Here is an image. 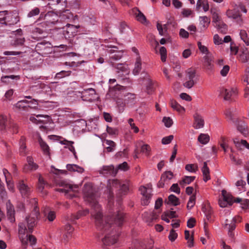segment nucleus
Instances as JSON below:
<instances>
[{
    "mask_svg": "<svg viewBox=\"0 0 249 249\" xmlns=\"http://www.w3.org/2000/svg\"><path fill=\"white\" fill-rule=\"evenodd\" d=\"M240 36L241 39L247 45H249V38L248 37L247 33L245 30H241L240 32Z\"/></svg>",
    "mask_w": 249,
    "mask_h": 249,
    "instance_id": "nucleus-40",
    "label": "nucleus"
},
{
    "mask_svg": "<svg viewBox=\"0 0 249 249\" xmlns=\"http://www.w3.org/2000/svg\"><path fill=\"white\" fill-rule=\"evenodd\" d=\"M7 215L11 222L15 220V211L14 207L10 203L9 205H7Z\"/></svg>",
    "mask_w": 249,
    "mask_h": 249,
    "instance_id": "nucleus-29",
    "label": "nucleus"
},
{
    "mask_svg": "<svg viewBox=\"0 0 249 249\" xmlns=\"http://www.w3.org/2000/svg\"><path fill=\"white\" fill-rule=\"evenodd\" d=\"M107 131L109 134L111 135H116L118 133V130L116 128H112L108 126L107 127Z\"/></svg>",
    "mask_w": 249,
    "mask_h": 249,
    "instance_id": "nucleus-61",
    "label": "nucleus"
},
{
    "mask_svg": "<svg viewBox=\"0 0 249 249\" xmlns=\"http://www.w3.org/2000/svg\"><path fill=\"white\" fill-rule=\"evenodd\" d=\"M214 26L217 28L218 31L222 34H226L227 31V26L226 24L221 22H217Z\"/></svg>",
    "mask_w": 249,
    "mask_h": 249,
    "instance_id": "nucleus-36",
    "label": "nucleus"
},
{
    "mask_svg": "<svg viewBox=\"0 0 249 249\" xmlns=\"http://www.w3.org/2000/svg\"><path fill=\"white\" fill-rule=\"evenodd\" d=\"M228 219L226 220V225L229 226V231H228V235L231 238H233L234 237V233L233 232V231L234 230V229L236 228L235 223L234 222H233L232 220L231 221V222L230 224L227 223L228 222Z\"/></svg>",
    "mask_w": 249,
    "mask_h": 249,
    "instance_id": "nucleus-31",
    "label": "nucleus"
},
{
    "mask_svg": "<svg viewBox=\"0 0 249 249\" xmlns=\"http://www.w3.org/2000/svg\"><path fill=\"white\" fill-rule=\"evenodd\" d=\"M67 169L70 171L77 172L81 173L84 171V169L76 164H67Z\"/></svg>",
    "mask_w": 249,
    "mask_h": 249,
    "instance_id": "nucleus-34",
    "label": "nucleus"
},
{
    "mask_svg": "<svg viewBox=\"0 0 249 249\" xmlns=\"http://www.w3.org/2000/svg\"><path fill=\"white\" fill-rule=\"evenodd\" d=\"M40 218V213L37 206H35L30 215L26 217L27 227L29 233H32Z\"/></svg>",
    "mask_w": 249,
    "mask_h": 249,
    "instance_id": "nucleus-3",
    "label": "nucleus"
},
{
    "mask_svg": "<svg viewBox=\"0 0 249 249\" xmlns=\"http://www.w3.org/2000/svg\"><path fill=\"white\" fill-rule=\"evenodd\" d=\"M27 227L26 226V225L24 223H20L18 225V232L19 234H20V238L23 244L24 243V239L23 238V237L21 236V235L25 234V233L27 231Z\"/></svg>",
    "mask_w": 249,
    "mask_h": 249,
    "instance_id": "nucleus-39",
    "label": "nucleus"
},
{
    "mask_svg": "<svg viewBox=\"0 0 249 249\" xmlns=\"http://www.w3.org/2000/svg\"><path fill=\"white\" fill-rule=\"evenodd\" d=\"M48 220L52 222L54 220L56 217L55 213L53 211H50L47 214H46Z\"/></svg>",
    "mask_w": 249,
    "mask_h": 249,
    "instance_id": "nucleus-58",
    "label": "nucleus"
},
{
    "mask_svg": "<svg viewBox=\"0 0 249 249\" xmlns=\"http://www.w3.org/2000/svg\"><path fill=\"white\" fill-rule=\"evenodd\" d=\"M18 187L23 197H28L31 192V189L23 180H20L18 183Z\"/></svg>",
    "mask_w": 249,
    "mask_h": 249,
    "instance_id": "nucleus-13",
    "label": "nucleus"
},
{
    "mask_svg": "<svg viewBox=\"0 0 249 249\" xmlns=\"http://www.w3.org/2000/svg\"><path fill=\"white\" fill-rule=\"evenodd\" d=\"M212 13L213 20V21L214 22V25H215L217 22H221L220 17L219 16L218 14L215 12H212Z\"/></svg>",
    "mask_w": 249,
    "mask_h": 249,
    "instance_id": "nucleus-63",
    "label": "nucleus"
},
{
    "mask_svg": "<svg viewBox=\"0 0 249 249\" xmlns=\"http://www.w3.org/2000/svg\"><path fill=\"white\" fill-rule=\"evenodd\" d=\"M150 150L151 148L150 146L147 144L143 145L141 147V152L144 153L147 156L150 155Z\"/></svg>",
    "mask_w": 249,
    "mask_h": 249,
    "instance_id": "nucleus-55",
    "label": "nucleus"
},
{
    "mask_svg": "<svg viewBox=\"0 0 249 249\" xmlns=\"http://www.w3.org/2000/svg\"><path fill=\"white\" fill-rule=\"evenodd\" d=\"M59 185L62 187V188H58L56 191L61 193H64L67 197L72 198L75 196V193L78 188L77 185H72L68 183L65 181H60L59 182Z\"/></svg>",
    "mask_w": 249,
    "mask_h": 249,
    "instance_id": "nucleus-6",
    "label": "nucleus"
},
{
    "mask_svg": "<svg viewBox=\"0 0 249 249\" xmlns=\"http://www.w3.org/2000/svg\"><path fill=\"white\" fill-rule=\"evenodd\" d=\"M178 237V234L173 229L171 230L168 236L169 240L173 242Z\"/></svg>",
    "mask_w": 249,
    "mask_h": 249,
    "instance_id": "nucleus-59",
    "label": "nucleus"
},
{
    "mask_svg": "<svg viewBox=\"0 0 249 249\" xmlns=\"http://www.w3.org/2000/svg\"><path fill=\"white\" fill-rule=\"evenodd\" d=\"M110 49H107V52L111 54V55L110 56V58L114 60H117L121 58L123 56V52L122 51H118L117 49H118L116 46H112L109 47Z\"/></svg>",
    "mask_w": 249,
    "mask_h": 249,
    "instance_id": "nucleus-18",
    "label": "nucleus"
},
{
    "mask_svg": "<svg viewBox=\"0 0 249 249\" xmlns=\"http://www.w3.org/2000/svg\"><path fill=\"white\" fill-rule=\"evenodd\" d=\"M237 130L243 135H245L248 134L247 126L244 122H238V124H237Z\"/></svg>",
    "mask_w": 249,
    "mask_h": 249,
    "instance_id": "nucleus-35",
    "label": "nucleus"
},
{
    "mask_svg": "<svg viewBox=\"0 0 249 249\" xmlns=\"http://www.w3.org/2000/svg\"><path fill=\"white\" fill-rule=\"evenodd\" d=\"M198 141L203 144H206L210 141V137L208 134H200L198 137Z\"/></svg>",
    "mask_w": 249,
    "mask_h": 249,
    "instance_id": "nucleus-38",
    "label": "nucleus"
},
{
    "mask_svg": "<svg viewBox=\"0 0 249 249\" xmlns=\"http://www.w3.org/2000/svg\"><path fill=\"white\" fill-rule=\"evenodd\" d=\"M132 12L135 16L136 19L138 21L140 22L143 24H146L148 22L145 16L141 11L139 10V9L135 7L132 9Z\"/></svg>",
    "mask_w": 249,
    "mask_h": 249,
    "instance_id": "nucleus-20",
    "label": "nucleus"
},
{
    "mask_svg": "<svg viewBox=\"0 0 249 249\" xmlns=\"http://www.w3.org/2000/svg\"><path fill=\"white\" fill-rule=\"evenodd\" d=\"M89 213V211L88 209H86L84 211H79L77 214L75 215H73V219H78L82 216L86 215L88 214Z\"/></svg>",
    "mask_w": 249,
    "mask_h": 249,
    "instance_id": "nucleus-48",
    "label": "nucleus"
},
{
    "mask_svg": "<svg viewBox=\"0 0 249 249\" xmlns=\"http://www.w3.org/2000/svg\"><path fill=\"white\" fill-rule=\"evenodd\" d=\"M59 22H68L74 19V17L69 10H65L63 11H59Z\"/></svg>",
    "mask_w": 249,
    "mask_h": 249,
    "instance_id": "nucleus-12",
    "label": "nucleus"
},
{
    "mask_svg": "<svg viewBox=\"0 0 249 249\" xmlns=\"http://www.w3.org/2000/svg\"><path fill=\"white\" fill-rule=\"evenodd\" d=\"M40 12V11L39 8L34 7L28 13L27 17L28 18L34 17L35 16L38 15Z\"/></svg>",
    "mask_w": 249,
    "mask_h": 249,
    "instance_id": "nucleus-44",
    "label": "nucleus"
},
{
    "mask_svg": "<svg viewBox=\"0 0 249 249\" xmlns=\"http://www.w3.org/2000/svg\"><path fill=\"white\" fill-rule=\"evenodd\" d=\"M162 122L167 127H170L173 124V121L170 117H164Z\"/></svg>",
    "mask_w": 249,
    "mask_h": 249,
    "instance_id": "nucleus-54",
    "label": "nucleus"
},
{
    "mask_svg": "<svg viewBox=\"0 0 249 249\" xmlns=\"http://www.w3.org/2000/svg\"><path fill=\"white\" fill-rule=\"evenodd\" d=\"M27 163L24 165L23 168L24 172L27 173L30 171H35L38 168V166L34 162L33 158L31 157L28 156L27 157Z\"/></svg>",
    "mask_w": 249,
    "mask_h": 249,
    "instance_id": "nucleus-17",
    "label": "nucleus"
},
{
    "mask_svg": "<svg viewBox=\"0 0 249 249\" xmlns=\"http://www.w3.org/2000/svg\"><path fill=\"white\" fill-rule=\"evenodd\" d=\"M171 107L179 112L184 111V108L178 104L175 100H171L170 101Z\"/></svg>",
    "mask_w": 249,
    "mask_h": 249,
    "instance_id": "nucleus-37",
    "label": "nucleus"
},
{
    "mask_svg": "<svg viewBox=\"0 0 249 249\" xmlns=\"http://www.w3.org/2000/svg\"><path fill=\"white\" fill-rule=\"evenodd\" d=\"M200 24L204 27H207L210 22V19L206 16L201 17H200Z\"/></svg>",
    "mask_w": 249,
    "mask_h": 249,
    "instance_id": "nucleus-52",
    "label": "nucleus"
},
{
    "mask_svg": "<svg viewBox=\"0 0 249 249\" xmlns=\"http://www.w3.org/2000/svg\"><path fill=\"white\" fill-rule=\"evenodd\" d=\"M220 94L224 97L226 100H230L231 97L236 94V90L234 89H228L225 88L220 89Z\"/></svg>",
    "mask_w": 249,
    "mask_h": 249,
    "instance_id": "nucleus-21",
    "label": "nucleus"
},
{
    "mask_svg": "<svg viewBox=\"0 0 249 249\" xmlns=\"http://www.w3.org/2000/svg\"><path fill=\"white\" fill-rule=\"evenodd\" d=\"M201 170L203 176V180L206 182L211 179L210 169L207 166L206 162L203 163V166Z\"/></svg>",
    "mask_w": 249,
    "mask_h": 249,
    "instance_id": "nucleus-24",
    "label": "nucleus"
},
{
    "mask_svg": "<svg viewBox=\"0 0 249 249\" xmlns=\"http://www.w3.org/2000/svg\"><path fill=\"white\" fill-rule=\"evenodd\" d=\"M71 72V71H62L59 72H57L55 74V77L57 79H61L65 76L70 75Z\"/></svg>",
    "mask_w": 249,
    "mask_h": 249,
    "instance_id": "nucleus-49",
    "label": "nucleus"
},
{
    "mask_svg": "<svg viewBox=\"0 0 249 249\" xmlns=\"http://www.w3.org/2000/svg\"><path fill=\"white\" fill-rule=\"evenodd\" d=\"M71 7L74 9H79L80 6V2L78 0H71L70 2Z\"/></svg>",
    "mask_w": 249,
    "mask_h": 249,
    "instance_id": "nucleus-56",
    "label": "nucleus"
},
{
    "mask_svg": "<svg viewBox=\"0 0 249 249\" xmlns=\"http://www.w3.org/2000/svg\"><path fill=\"white\" fill-rule=\"evenodd\" d=\"M230 71V67L228 65H225L220 71V74L222 76H226Z\"/></svg>",
    "mask_w": 249,
    "mask_h": 249,
    "instance_id": "nucleus-64",
    "label": "nucleus"
},
{
    "mask_svg": "<svg viewBox=\"0 0 249 249\" xmlns=\"http://www.w3.org/2000/svg\"><path fill=\"white\" fill-rule=\"evenodd\" d=\"M15 107L19 110L28 111L30 107L29 101L26 100L19 101L15 105Z\"/></svg>",
    "mask_w": 249,
    "mask_h": 249,
    "instance_id": "nucleus-23",
    "label": "nucleus"
},
{
    "mask_svg": "<svg viewBox=\"0 0 249 249\" xmlns=\"http://www.w3.org/2000/svg\"><path fill=\"white\" fill-rule=\"evenodd\" d=\"M230 158L231 161L236 165H241L242 164V160L241 159H236L233 154H230Z\"/></svg>",
    "mask_w": 249,
    "mask_h": 249,
    "instance_id": "nucleus-62",
    "label": "nucleus"
},
{
    "mask_svg": "<svg viewBox=\"0 0 249 249\" xmlns=\"http://www.w3.org/2000/svg\"><path fill=\"white\" fill-rule=\"evenodd\" d=\"M67 26H68L67 27L64 31V35L66 38H71L75 35L77 32L78 27L69 23L67 24Z\"/></svg>",
    "mask_w": 249,
    "mask_h": 249,
    "instance_id": "nucleus-19",
    "label": "nucleus"
},
{
    "mask_svg": "<svg viewBox=\"0 0 249 249\" xmlns=\"http://www.w3.org/2000/svg\"><path fill=\"white\" fill-rule=\"evenodd\" d=\"M225 115L228 119L231 121L233 123H236L235 119L233 117L234 114H233V111L231 108L226 109Z\"/></svg>",
    "mask_w": 249,
    "mask_h": 249,
    "instance_id": "nucleus-43",
    "label": "nucleus"
},
{
    "mask_svg": "<svg viewBox=\"0 0 249 249\" xmlns=\"http://www.w3.org/2000/svg\"><path fill=\"white\" fill-rule=\"evenodd\" d=\"M38 142L39 143L40 147L44 152V154L46 155H49L50 149L48 144L45 142H44L41 138L38 139Z\"/></svg>",
    "mask_w": 249,
    "mask_h": 249,
    "instance_id": "nucleus-32",
    "label": "nucleus"
},
{
    "mask_svg": "<svg viewBox=\"0 0 249 249\" xmlns=\"http://www.w3.org/2000/svg\"><path fill=\"white\" fill-rule=\"evenodd\" d=\"M169 202L174 206H177L179 204V199L174 195H170L168 196Z\"/></svg>",
    "mask_w": 249,
    "mask_h": 249,
    "instance_id": "nucleus-42",
    "label": "nucleus"
},
{
    "mask_svg": "<svg viewBox=\"0 0 249 249\" xmlns=\"http://www.w3.org/2000/svg\"><path fill=\"white\" fill-rule=\"evenodd\" d=\"M222 198L219 199V205L221 207H227L228 205H231L233 203V197L231 195L227 194L224 190L222 192Z\"/></svg>",
    "mask_w": 249,
    "mask_h": 249,
    "instance_id": "nucleus-11",
    "label": "nucleus"
},
{
    "mask_svg": "<svg viewBox=\"0 0 249 249\" xmlns=\"http://www.w3.org/2000/svg\"><path fill=\"white\" fill-rule=\"evenodd\" d=\"M140 191L141 194L143 196L142 203L145 205H148L149 203V199L151 198L152 194V190L150 188H147L144 186H141L140 188Z\"/></svg>",
    "mask_w": 249,
    "mask_h": 249,
    "instance_id": "nucleus-15",
    "label": "nucleus"
},
{
    "mask_svg": "<svg viewBox=\"0 0 249 249\" xmlns=\"http://www.w3.org/2000/svg\"><path fill=\"white\" fill-rule=\"evenodd\" d=\"M197 46L199 48V50L202 53H204L206 55H209L210 52L208 48L206 46L202 45L200 42H197Z\"/></svg>",
    "mask_w": 249,
    "mask_h": 249,
    "instance_id": "nucleus-51",
    "label": "nucleus"
},
{
    "mask_svg": "<svg viewBox=\"0 0 249 249\" xmlns=\"http://www.w3.org/2000/svg\"><path fill=\"white\" fill-rule=\"evenodd\" d=\"M186 80L183 86L188 89H191L196 83V72L195 70L189 69L187 71Z\"/></svg>",
    "mask_w": 249,
    "mask_h": 249,
    "instance_id": "nucleus-9",
    "label": "nucleus"
},
{
    "mask_svg": "<svg viewBox=\"0 0 249 249\" xmlns=\"http://www.w3.org/2000/svg\"><path fill=\"white\" fill-rule=\"evenodd\" d=\"M142 69L141 60L140 57H138L135 64V68L133 71V72L135 75L139 73Z\"/></svg>",
    "mask_w": 249,
    "mask_h": 249,
    "instance_id": "nucleus-33",
    "label": "nucleus"
},
{
    "mask_svg": "<svg viewBox=\"0 0 249 249\" xmlns=\"http://www.w3.org/2000/svg\"><path fill=\"white\" fill-rule=\"evenodd\" d=\"M174 136L173 135H169L162 138L161 142L163 144H167L170 143L173 140Z\"/></svg>",
    "mask_w": 249,
    "mask_h": 249,
    "instance_id": "nucleus-60",
    "label": "nucleus"
},
{
    "mask_svg": "<svg viewBox=\"0 0 249 249\" xmlns=\"http://www.w3.org/2000/svg\"><path fill=\"white\" fill-rule=\"evenodd\" d=\"M19 20V17L16 13L13 14L8 11L6 19H5V22L3 23V24L9 26L13 25L17 23Z\"/></svg>",
    "mask_w": 249,
    "mask_h": 249,
    "instance_id": "nucleus-14",
    "label": "nucleus"
},
{
    "mask_svg": "<svg viewBox=\"0 0 249 249\" xmlns=\"http://www.w3.org/2000/svg\"><path fill=\"white\" fill-rule=\"evenodd\" d=\"M161 60L165 62L166 59V49L164 47H161L160 49Z\"/></svg>",
    "mask_w": 249,
    "mask_h": 249,
    "instance_id": "nucleus-53",
    "label": "nucleus"
},
{
    "mask_svg": "<svg viewBox=\"0 0 249 249\" xmlns=\"http://www.w3.org/2000/svg\"><path fill=\"white\" fill-rule=\"evenodd\" d=\"M65 231H66V233L64 235V240L67 242L71 236V233L73 231V228L71 225L67 224L65 227Z\"/></svg>",
    "mask_w": 249,
    "mask_h": 249,
    "instance_id": "nucleus-27",
    "label": "nucleus"
},
{
    "mask_svg": "<svg viewBox=\"0 0 249 249\" xmlns=\"http://www.w3.org/2000/svg\"><path fill=\"white\" fill-rule=\"evenodd\" d=\"M196 177L194 176H185L183 179L179 182V184L182 187L185 186L187 184H189L193 182Z\"/></svg>",
    "mask_w": 249,
    "mask_h": 249,
    "instance_id": "nucleus-28",
    "label": "nucleus"
},
{
    "mask_svg": "<svg viewBox=\"0 0 249 249\" xmlns=\"http://www.w3.org/2000/svg\"><path fill=\"white\" fill-rule=\"evenodd\" d=\"M226 15L229 18L233 19L238 24L241 25L243 23L241 15L238 10L229 9L226 12Z\"/></svg>",
    "mask_w": 249,
    "mask_h": 249,
    "instance_id": "nucleus-10",
    "label": "nucleus"
},
{
    "mask_svg": "<svg viewBox=\"0 0 249 249\" xmlns=\"http://www.w3.org/2000/svg\"><path fill=\"white\" fill-rule=\"evenodd\" d=\"M112 66L115 67L117 69L123 72H127L126 68L122 63H118L116 65L112 64Z\"/></svg>",
    "mask_w": 249,
    "mask_h": 249,
    "instance_id": "nucleus-57",
    "label": "nucleus"
},
{
    "mask_svg": "<svg viewBox=\"0 0 249 249\" xmlns=\"http://www.w3.org/2000/svg\"><path fill=\"white\" fill-rule=\"evenodd\" d=\"M99 173L105 176L111 175L115 176L117 174V171L114 169L112 165H104L99 171Z\"/></svg>",
    "mask_w": 249,
    "mask_h": 249,
    "instance_id": "nucleus-16",
    "label": "nucleus"
},
{
    "mask_svg": "<svg viewBox=\"0 0 249 249\" xmlns=\"http://www.w3.org/2000/svg\"><path fill=\"white\" fill-rule=\"evenodd\" d=\"M81 94L82 98L84 96H87V95L91 96V98H89L87 100H91L94 99V97H93V96L96 95V91L94 89L92 88H89L88 89H84V90L81 92Z\"/></svg>",
    "mask_w": 249,
    "mask_h": 249,
    "instance_id": "nucleus-26",
    "label": "nucleus"
},
{
    "mask_svg": "<svg viewBox=\"0 0 249 249\" xmlns=\"http://www.w3.org/2000/svg\"><path fill=\"white\" fill-rule=\"evenodd\" d=\"M83 192L86 201L91 207V215L95 219L97 229L105 233L102 239L104 245H110L115 244L120 235V228L125 221L124 213L120 210L113 211L112 201L113 193L109 190V201L108 202V215L103 219L100 205L97 201V193L90 183H86L84 186Z\"/></svg>",
    "mask_w": 249,
    "mask_h": 249,
    "instance_id": "nucleus-1",
    "label": "nucleus"
},
{
    "mask_svg": "<svg viewBox=\"0 0 249 249\" xmlns=\"http://www.w3.org/2000/svg\"><path fill=\"white\" fill-rule=\"evenodd\" d=\"M195 122L193 126L196 129H199L204 126V121L203 118L198 114L196 113L194 116Z\"/></svg>",
    "mask_w": 249,
    "mask_h": 249,
    "instance_id": "nucleus-22",
    "label": "nucleus"
},
{
    "mask_svg": "<svg viewBox=\"0 0 249 249\" xmlns=\"http://www.w3.org/2000/svg\"><path fill=\"white\" fill-rule=\"evenodd\" d=\"M74 143V142L72 141H65L64 144H66L69 146V150L72 152L75 157V158H77V156L76 155V152L75 150V148L72 144Z\"/></svg>",
    "mask_w": 249,
    "mask_h": 249,
    "instance_id": "nucleus-46",
    "label": "nucleus"
},
{
    "mask_svg": "<svg viewBox=\"0 0 249 249\" xmlns=\"http://www.w3.org/2000/svg\"><path fill=\"white\" fill-rule=\"evenodd\" d=\"M35 49L39 54L44 56L52 52L53 45L49 41L43 40L36 45Z\"/></svg>",
    "mask_w": 249,
    "mask_h": 249,
    "instance_id": "nucleus-7",
    "label": "nucleus"
},
{
    "mask_svg": "<svg viewBox=\"0 0 249 249\" xmlns=\"http://www.w3.org/2000/svg\"><path fill=\"white\" fill-rule=\"evenodd\" d=\"M233 142L237 148L241 149L242 146H243L249 149V144L246 140H242L240 141L238 139L235 138L233 139Z\"/></svg>",
    "mask_w": 249,
    "mask_h": 249,
    "instance_id": "nucleus-25",
    "label": "nucleus"
},
{
    "mask_svg": "<svg viewBox=\"0 0 249 249\" xmlns=\"http://www.w3.org/2000/svg\"><path fill=\"white\" fill-rule=\"evenodd\" d=\"M46 185V182L44 181L43 178L41 177V175H39L38 178V190L39 192L43 193V195H46L47 193L46 191H44V189L45 185Z\"/></svg>",
    "mask_w": 249,
    "mask_h": 249,
    "instance_id": "nucleus-30",
    "label": "nucleus"
},
{
    "mask_svg": "<svg viewBox=\"0 0 249 249\" xmlns=\"http://www.w3.org/2000/svg\"><path fill=\"white\" fill-rule=\"evenodd\" d=\"M113 99L115 100L119 112H123L126 105L132 103L135 94L127 92L124 87L117 85L110 90Z\"/></svg>",
    "mask_w": 249,
    "mask_h": 249,
    "instance_id": "nucleus-2",
    "label": "nucleus"
},
{
    "mask_svg": "<svg viewBox=\"0 0 249 249\" xmlns=\"http://www.w3.org/2000/svg\"><path fill=\"white\" fill-rule=\"evenodd\" d=\"M110 187L119 188L120 193L125 195L129 191L131 183L128 180H119L113 179L109 182Z\"/></svg>",
    "mask_w": 249,
    "mask_h": 249,
    "instance_id": "nucleus-5",
    "label": "nucleus"
},
{
    "mask_svg": "<svg viewBox=\"0 0 249 249\" xmlns=\"http://www.w3.org/2000/svg\"><path fill=\"white\" fill-rule=\"evenodd\" d=\"M146 91L148 94H151L153 90V84L152 80L150 79L147 80L146 82Z\"/></svg>",
    "mask_w": 249,
    "mask_h": 249,
    "instance_id": "nucleus-50",
    "label": "nucleus"
},
{
    "mask_svg": "<svg viewBox=\"0 0 249 249\" xmlns=\"http://www.w3.org/2000/svg\"><path fill=\"white\" fill-rule=\"evenodd\" d=\"M198 166L197 164H188L186 165L185 169L190 172L195 173L197 170Z\"/></svg>",
    "mask_w": 249,
    "mask_h": 249,
    "instance_id": "nucleus-45",
    "label": "nucleus"
},
{
    "mask_svg": "<svg viewBox=\"0 0 249 249\" xmlns=\"http://www.w3.org/2000/svg\"><path fill=\"white\" fill-rule=\"evenodd\" d=\"M43 17L49 26L59 22L58 12L55 13L53 10L50 11H48L45 15L41 13L40 15V18H42Z\"/></svg>",
    "mask_w": 249,
    "mask_h": 249,
    "instance_id": "nucleus-8",
    "label": "nucleus"
},
{
    "mask_svg": "<svg viewBox=\"0 0 249 249\" xmlns=\"http://www.w3.org/2000/svg\"><path fill=\"white\" fill-rule=\"evenodd\" d=\"M0 130L4 132L10 130L13 133H17L18 126L6 116L1 114L0 115Z\"/></svg>",
    "mask_w": 249,
    "mask_h": 249,
    "instance_id": "nucleus-4",
    "label": "nucleus"
},
{
    "mask_svg": "<svg viewBox=\"0 0 249 249\" xmlns=\"http://www.w3.org/2000/svg\"><path fill=\"white\" fill-rule=\"evenodd\" d=\"M19 79V76H16L14 75H6V76H3L1 77V81L3 83H9V79Z\"/></svg>",
    "mask_w": 249,
    "mask_h": 249,
    "instance_id": "nucleus-41",
    "label": "nucleus"
},
{
    "mask_svg": "<svg viewBox=\"0 0 249 249\" xmlns=\"http://www.w3.org/2000/svg\"><path fill=\"white\" fill-rule=\"evenodd\" d=\"M196 203V196L192 195L190 197L189 200L188 202L187 208L188 210L191 209L195 205Z\"/></svg>",
    "mask_w": 249,
    "mask_h": 249,
    "instance_id": "nucleus-47",
    "label": "nucleus"
}]
</instances>
